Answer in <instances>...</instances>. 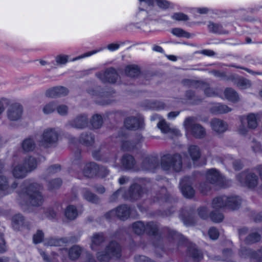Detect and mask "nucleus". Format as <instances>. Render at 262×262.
<instances>
[{"instance_id": "4468645a", "label": "nucleus", "mask_w": 262, "mask_h": 262, "mask_svg": "<svg viewBox=\"0 0 262 262\" xmlns=\"http://www.w3.org/2000/svg\"><path fill=\"white\" fill-rule=\"evenodd\" d=\"M133 229L135 233L141 234L146 231L147 233L156 235L158 233V226L154 223H148L145 226L144 224L141 221L134 223L132 226Z\"/></svg>"}, {"instance_id": "f257e3e1", "label": "nucleus", "mask_w": 262, "mask_h": 262, "mask_svg": "<svg viewBox=\"0 0 262 262\" xmlns=\"http://www.w3.org/2000/svg\"><path fill=\"white\" fill-rule=\"evenodd\" d=\"M241 204V199L238 196H227L225 195L214 198L212 202V207L214 209L210 215L211 220L215 223L223 221L224 216L218 210L224 208L235 210L237 209Z\"/></svg>"}, {"instance_id": "bb28decb", "label": "nucleus", "mask_w": 262, "mask_h": 262, "mask_svg": "<svg viewBox=\"0 0 262 262\" xmlns=\"http://www.w3.org/2000/svg\"><path fill=\"white\" fill-rule=\"evenodd\" d=\"M121 164L123 168L125 169H133L135 170H136V169L134 167V159L130 155H124L122 158Z\"/></svg>"}, {"instance_id": "412c9836", "label": "nucleus", "mask_w": 262, "mask_h": 262, "mask_svg": "<svg viewBox=\"0 0 262 262\" xmlns=\"http://www.w3.org/2000/svg\"><path fill=\"white\" fill-rule=\"evenodd\" d=\"M140 5L145 4L148 7L154 10V4L162 9H166L171 7V3L166 0H138Z\"/></svg>"}, {"instance_id": "bf43d9fd", "label": "nucleus", "mask_w": 262, "mask_h": 262, "mask_svg": "<svg viewBox=\"0 0 262 262\" xmlns=\"http://www.w3.org/2000/svg\"><path fill=\"white\" fill-rule=\"evenodd\" d=\"M68 108L65 105H60L57 107V113L60 115H64L68 112Z\"/></svg>"}, {"instance_id": "09e8293b", "label": "nucleus", "mask_w": 262, "mask_h": 262, "mask_svg": "<svg viewBox=\"0 0 262 262\" xmlns=\"http://www.w3.org/2000/svg\"><path fill=\"white\" fill-rule=\"evenodd\" d=\"M171 18L178 21H185L188 19V16L183 13H175L171 16Z\"/></svg>"}, {"instance_id": "f3484780", "label": "nucleus", "mask_w": 262, "mask_h": 262, "mask_svg": "<svg viewBox=\"0 0 262 262\" xmlns=\"http://www.w3.org/2000/svg\"><path fill=\"white\" fill-rule=\"evenodd\" d=\"M97 77L102 82L115 83L118 77V75L116 71L113 68H109L96 74Z\"/></svg>"}, {"instance_id": "ddd939ff", "label": "nucleus", "mask_w": 262, "mask_h": 262, "mask_svg": "<svg viewBox=\"0 0 262 262\" xmlns=\"http://www.w3.org/2000/svg\"><path fill=\"white\" fill-rule=\"evenodd\" d=\"M59 131L55 128H49L44 130L38 140L39 145L45 147L51 146L55 143L58 139Z\"/></svg>"}, {"instance_id": "864d4df0", "label": "nucleus", "mask_w": 262, "mask_h": 262, "mask_svg": "<svg viewBox=\"0 0 262 262\" xmlns=\"http://www.w3.org/2000/svg\"><path fill=\"white\" fill-rule=\"evenodd\" d=\"M61 184V180L60 179H56L49 182V189H52L58 188Z\"/></svg>"}, {"instance_id": "c756f323", "label": "nucleus", "mask_w": 262, "mask_h": 262, "mask_svg": "<svg viewBox=\"0 0 262 262\" xmlns=\"http://www.w3.org/2000/svg\"><path fill=\"white\" fill-rule=\"evenodd\" d=\"M241 254L243 256L251 255V256L255 259L256 262H262V248L257 252H252L250 250L245 249V251H241Z\"/></svg>"}, {"instance_id": "f03ea898", "label": "nucleus", "mask_w": 262, "mask_h": 262, "mask_svg": "<svg viewBox=\"0 0 262 262\" xmlns=\"http://www.w3.org/2000/svg\"><path fill=\"white\" fill-rule=\"evenodd\" d=\"M166 232L169 238H171L174 242H177L179 245L184 243L187 247L190 255L194 261H199L203 258V254L199 251L195 245L189 242L181 234L174 230L166 229Z\"/></svg>"}, {"instance_id": "7ed1b4c3", "label": "nucleus", "mask_w": 262, "mask_h": 262, "mask_svg": "<svg viewBox=\"0 0 262 262\" xmlns=\"http://www.w3.org/2000/svg\"><path fill=\"white\" fill-rule=\"evenodd\" d=\"M24 185L26 187L25 191L20 193V195L28 199L33 206L40 205L43 200L40 192L41 186L37 183H31L28 181L25 182Z\"/></svg>"}, {"instance_id": "e2e57ef3", "label": "nucleus", "mask_w": 262, "mask_h": 262, "mask_svg": "<svg viewBox=\"0 0 262 262\" xmlns=\"http://www.w3.org/2000/svg\"><path fill=\"white\" fill-rule=\"evenodd\" d=\"M6 250L5 242L3 238V234L0 233V253L5 252Z\"/></svg>"}, {"instance_id": "1a4fd4ad", "label": "nucleus", "mask_w": 262, "mask_h": 262, "mask_svg": "<svg viewBox=\"0 0 262 262\" xmlns=\"http://www.w3.org/2000/svg\"><path fill=\"white\" fill-rule=\"evenodd\" d=\"M37 165V161L30 157L26 159L23 166L20 164L15 165L13 169V174L16 178H22L26 176L27 172L35 169Z\"/></svg>"}, {"instance_id": "58836bf2", "label": "nucleus", "mask_w": 262, "mask_h": 262, "mask_svg": "<svg viewBox=\"0 0 262 262\" xmlns=\"http://www.w3.org/2000/svg\"><path fill=\"white\" fill-rule=\"evenodd\" d=\"M24 219L21 215L18 214L15 215L12 219V225L13 228L15 229H18L19 226L23 224Z\"/></svg>"}, {"instance_id": "6ab92c4d", "label": "nucleus", "mask_w": 262, "mask_h": 262, "mask_svg": "<svg viewBox=\"0 0 262 262\" xmlns=\"http://www.w3.org/2000/svg\"><path fill=\"white\" fill-rule=\"evenodd\" d=\"M190 184V179L189 177H185L180 181V188L183 195L185 198H190L192 197L194 194V191Z\"/></svg>"}, {"instance_id": "b1692460", "label": "nucleus", "mask_w": 262, "mask_h": 262, "mask_svg": "<svg viewBox=\"0 0 262 262\" xmlns=\"http://www.w3.org/2000/svg\"><path fill=\"white\" fill-rule=\"evenodd\" d=\"M68 93V90L63 86H56L48 90L46 95L47 97L55 98L66 95Z\"/></svg>"}, {"instance_id": "a18cd8bd", "label": "nucleus", "mask_w": 262, "mask_h": 262, "mask_svg": "<svg viewBox=\"0 0 262 262\" xmlns=\"http://www.w3.org/2000/svg\"><path fill=\"white\" fill-rule=\"evenodd\" d=\"M209 30L214 33H222V26L219 24L210 22L208 26Z\"/></svg>"}, {"instance_id": "4d7b16f0", "label": "nucleus", "mask_w": 262, "mask_h": 262, "mask_svg": "<svg viewBox=\"0 0 262 262\" xmlns=\"http://www.w3.org/2000/svg\"><path fill=\"white\" fill-rule=\"evenodd\" d=\"M9 99L5 98H2L0 99V115L4 111L5 107L9 104Z\"/></svg>"}, {"instance_id": "72a5a7b5", "label": "nucleus", "mask_w": 262, "mask_h": 262, "mask_svg": "<svg viewBox=\"0 0 262 262\" xmlns=\"http://www.w3.org/2000/svg\"><path fill=\"white\" fill-rule=\"evenodd\" d=\"M22 147L25 151L33 150L35 148L34 139L31 138L25 139L22 143Z\"/></svg>"}, {"instance_id": "4c0bfd02", "label": "nucleus", "mask_w": 262, "mask_h": 262, "mask_svg": "<svg viewBox=\"0 0 262 262\" xmlns=\"http://www.w3.org/2000/svg\"><path fill=\"white\" fill-rule=\"evenodd\" d=\"M171 33L173 35L179 37H184L189 38L191 37V35L189 33L186 32L185 31L181 28H173L171 30Z\"/></svg>"}, {"instance_id": "393cba45", "label": "nucleus", "mask_w": 262, "mask_h": 262, "mask_svg": "<svg viewBox=\"0 0 262 262\" xmlns=\"http://www.w3.org/2000/svg\"><path fill=\"white\" fill-rule=\"evenodd\" d=\"M211 126L213 130L216 133H221L227 129V124L223 121L214 119L211 121Z\"/></svg>"}, {"instance_id": "f704fd0d", "label": "nucleus", "mask_w": 262, "mask_h": 262, "mask_svg": "<svg viewBox=\"0 0 262 262\" xmlns=\"http://www.w3.org/2000/svg\"><path fill=\"white\" fill-rule=\"evenodd\" d=\"M190 156L194 162L200 157V151L198 146L191 145L188 149Z\"/></svg>"}, {"instance_id": "423d86ee", "label": "nucleus", "mask_w": 262, "mask_h": 262, "mask_svg": "<svg viewBox=\"0 0 262 262\" xmlns=\"http://www.w3.org/2000/svg\"><path fill=\"white\" fill-rule=\"evenodd\" d=\"M143 190L141 186L137 184H134L130 186L127 192H125L123 188L118 190L112 195L111 199L112 201H114L118 196L121 195L124 199L135 200L143 197Z\"/></svg>"}, {"instance_id": "338daca9", "label": "nucleus", "mask_w": 262, "mask_h": 262, "mask_svg": "<svg viewBox=\"0 0 262 262\" xmlns=\"http://www.w3.org/2000/svg\"><path fill=\"white\" fill-rule=\"evenodd\" d=\"M252 147L253 148V150L255 152H258L261 151V149L260 145L259 143L255 142L254 141L253 142Z\"/></svg>"}, {"instance_id": "2f4dec72", "label": "nucleus", "mask_w": 262, "mask_h": 262, "mask_svg": "<svg viewBox=\"0 0 262 262\" xmlns=\"http://www.w3.org/2000/svg\"><path fill=\"white\" fill-rule=\"evenodd\" d=\"M223 99H226L232 102H235L238 100V97L237 94L232 89H226L224 91Z\"/></svg>"}, {"instance_id": "c85d7f7f", "label": "nucleus", "mask_w": 262, "mask_h": 262, "mask_svg": "<svg viewBox=\"0 0 262 262\" xmlns=\"http://www.w3.org/2000/svg\"><path fill=\"white\" fill-rule=\"evenodd\" d=\"M125 73L128 77H136L139 75L140 70L138 66L130 64L126 67Z\"/></svg>"}, {"instance_id": "5701e85b", "label": "nucleus", "mask_w": 262, "mask_h": 262, "mask_svg": "<svg viewBox=\"0 0 262 262\" xmlns=\"http://www.w3.org/2000/svg\"><path fill=\"white\" fill-rule=\"evenodd\" d=\"M158 166V161L155 157H147L142 162L141 169L153 172Z\"/></svg>"}, {"instance_id": "e433bc0d", "label": "nucleus", "mask_w": 262, "mask_h": 262, "mask_svg": "<svg viewBox=\"0 0 262 262\" xmlns=\"http://www.w3.org/2000/svg\"><path fill=\"white\" fill-rule=\"evenodd\" d=\"M16 184L14 183L11 188H9L7 186V181L5 177H0V190L6 191L5 194L11 192V189H14L16 187Z\"/></svg>"}, {"instance_id": "4be33fe9", "label": "nucleus", "mask_w": 262, "mask_h": 262, "mask_svg": "<svg viewBox=\"0 0 262 262\" xmlns=\"http://www.w3.org/2000/svg\"><path fill=\"white\" fill-rule=\"evenodd\" d=\"M22 112L23 108L20 104L18 103L13 104L8 110V118L11 121L17 120L20 118Z\"/></svg>"}, {"instance_id": "ea45409f", "label": "nucleus", "mask_w": 262, "mask_h": 262, "mask_svg": "<svg viewBox=\"0 0 262 262\" xmlns=\"http://www.w3.org/2000/svg\"><path fill=\"white\" fill-rule=\"evenodd\" d=\"M94 140V137L91 134H82L80 138V142L86 146L91 145L93 143Z\"/></svg>"}, {"instance_id": "9d476101", "label": "nucleus", "mask_w": 262, "mask_h": 262, "mask_svg": "<svg viewBox=\"0 0 262 262\" xmlns=\"http://www.w3.org/2000/svg\"><path fill=\"white\" fill-rule=\"evenodd\" d=\"M259 118L258 114L250 113L247 115L240 117L241 125L238 127L237 131L242 135H246L248 132L247 128L245 126V122L247 121L248 127L249 128L254 129L258 125L257 120Z\"/></svg>"}, {"instance_id": "052dcab7", "label": "nucleus", "mask_w": 262, "mask_h": 262, "mask_svg": "<svg viewBox=\"0 0 262 262\" xmlns=\"http://www.w3.org/2000/svg\"><path fill=\"white\" fill-rule=\"evenodd\" d=\"M135 260L136 262H154V261L149 259L148 257L143 255H139L136 256L135 258Z\"/></svg>"}, {"instance_id": "69168bd1", "label": "nucleus", "mask_w": 262, "mask_h": 262, "mask_svg": "<svg viewBox=\"0 0 262 262\" xmlns=\"http://www.w3.org/2000/svg\"><path fill=\"white\" fill-rule=\"evenodd\" d=\"M60 170V167L58 165H54L50 166L48 169V172L49 173H56Z\"/></svg>"}, {"instance_id": "5fc2aeb1", "label": "nucleus", "mask_w": 262, "mask_h": 262, "mask_svg": "<svg viewBox=\"0 0 262 262\" xmlns=\"http://www.w3.org/2000/svg\"><path fill=\"white\" fill-rule=\"evenodd\" d=\"M55 104L54 102L47 104L43 108V112L46 114L52 113L55 110Z\"/></svg>"}, {"instance_id": "a19ab883", "label": "nucleus", "mask_w": 262, "mask_h": 262, "mask_svg": "<svg viewBox=\"0 0 262 262\" xmlns=\"http://www.w3.org/2000/svg\"><path fill=\"white\" fill-rule=\"evenodd\" d=\"M235 83L237 86L241 89H246L250 86V81L243 78H238L235 79Z\"/></svg>"}, {"instance_id": "f8f14e48", "label": "nucleus", "mask_w": 262, "mask_h": 262, "mask_svg": "<svg viewBox=\"0 0 262 262\" xmlns=\"http://www.w3.org/2000/svg\"><path fill=\"white\" fill-rule=\"evenodd\" d=\"M139 10L136 13L134 16V23L135 25H139L137 27H140L146 23V20L148 16L152 15H157V12L152 10L145 4L141 5L140 4Z\"/></svg>"}, {"instance_id": "dca6fc26", "label": "nucleus", "mask_w": 262, "mask_h": 262, "mask_svg": "<svg viewBox=\"0 0 262 262\" xmlns=\"http://www.w3.org/2000/svg\"><path fill=\"white\" fill-rule=\"evenodd\" d=\"M237 179L242 185L252 188L257 185L258 178L254 173L247 171L238 175Z\"/></svg>"}, {"instance_id": "3c124183", "label": "nucleus", "mask_w": 262, "mask_h": 262, "mask_svg": "<svg viewBox=\"0 0 262 262\" xmlns=\"http://www.w3.org/2000/svg\"><path fill=\"white\" fill-rule=\"evenodd\" d=\"M102 50V49H100L99 50H93L92 51H90V52H88L86 53H84L83 54H82V55L81 56H79L75 58H74L72 61H75V60H79V59H80L81 58H85V57H89L92 55H94L101 51Z\"/></svg>"}, {"instance_id": "49530a36", "label": "nucleus", "mask_w": 262, "mask_h": 262, "mask_svg": "<svg viewBox=\"0 0 262 262\" xmlns=\"http://www.w3.org/2000/svg\"><path fill=\"white\" fill-rule=\"evenodd\" d=\"M67 242L66 238L55 239L52 238L48 243V245L50 246H61L62 244Z\"/></svg>"}, {"instance_id": "9b49d317", "label": "nucleus", "mask_w": 262, "mask_h": 262, "mask_svg": "<svg viewBox=\"0 0 262 262\" xmlns=\"http://www.w3.org/2000/svg\"><path fill=\"white\" fill-rule=\"evenodd\" d=\"M184 126L186 134H191L197 138H202L206 134L205 129L199 124L194 123V119L191 117L187 118L184 122Z\"/></svg>"}, {"instance_id": "c03bdc74", "label": "nucleus", "mask_w": 262, "mask_h": 262, "mask_svg": "<svg viewBox=\"0 0 262 262\" xmlns=\"http://www.w3.org/2000/svg\"><path fill=\"white\" fill-rule=\"evenodd\" d=\"M260 239V236L259 234L257 233H252L250 234L246 238L245 242L247 244H252L259 241Z\"/></svg>"}, {"instance_id": "20e7f679", "label": "nucleus", "mask_w": 262, "mask_h": 262, "mask_svg": "<svg viewBox=\"0 0 262 262\" xmlns=\"http://www.w3.org/2000/svg\"><path fill=\"white\" fill-rule=\"evenodd\" d=\"M207 182L200 184V189L203 194H207L210 189V185H215L220 187H225V179L215 169H209L206 173Z\"/></svg>"}, {"instance_id": "0eeeda50", "label": "nucleus", "mask_w": 262, "mask_h": 262, "mask_svg": "<svg viewBox=\"0 0 262 262\" xmlns=\"http://www.w3.org/2000/svg\"><path fill=\"white\" fill-rule=\"evenodd\" d=\"M78 167L81 170L82 174L85 177L91 178L95 175L104 177L108 173V170L103 167H99L95 163L91 162L83 165L80 164Z\"/></svg>"}, {"instance_id": "6e6552de", "label": "nucleus", "mask_w": 262, "mask_h": 262, "mask_svg": "<svg viewBox=\"0 0 262 262\" xmlns=\"http://www.w3.org/2000/svg\"><path fill=\"white\" fill-rule=\"evenodd\" d=\"M121 251L120 245L116 242H112L106 247L105 251L98 253L97 258L101 262H108L111 258H119Z\"/></svg>"}, {"instance_id": "2eb2a0df", "label": "nucleus", "mask_w": 262, "mask_h": 262, "mask_svg": "<svg viewBox=\"0 0 262 262\" xmlns=\"http://www.w3.org/2000/svg\"><path fill=\"white\" fill-rule=\"evenodd\" d=\"M151 120L159 119L157 126L163 134H168L171 137L180 135V131L175 127H171L165 120L161 119L157 114L154 115L151 117Z\"/></svg>"}, {"instance_id": "8fccbe9b", "label": "nucleus", "mask_w": 262, "mask_h": 262, "mask_svg": "<svg viewBox=\"0 0 262 262\" xmlns=\"http://www.w3.org/2000/svg\"><path fill=\"white\" fill-rule=\"evenodd\" d=\"M124 45V42H119L116 43H110L107 45V49L111 52H113L119 49L120 46H123Z\"/></svg>"}, {"instance_id": "473e14b6", "label": "nucleus", "mask_w": 262, "mask_h": 262, "mask_svg": "<svg viewBox=\"0 0 262 262\" xmlns=\"http://www.w3.org/2000/svg\"><path fill=\"white\" fill-rule=\"evenodd\" d=\"M64 214L67 219L72 220L77 217L78 212L75 206L69 205L66 208Z\"/></svg>"}, {"instance_id": "774afa93", "label": "nucleus", "mask_w": 262, "mask_h": 262, "mask_svg": "<svg viewBox=\"0 0 262 262\" xmlns=\"http://www.w3.org/2000/svg\"><path fill=\"white\" fill-rule=\"evenodd\" d=\"M198 53L208 56H212L214 55V52L210 50H203Z\"/></svg>"}, {"instance_id": "c9c22d12", "label": "nucleus", "mask_w": 262, "mask_h": 262, "mask_svg": "<svg viewBox=\"0 0 262 262\" xmlns=\"http://www.w3.org/2000/svg\"><path fill=\"white\" fill-rule=\"evenodd\" d=\"M82 251L81 248L78 246H73L69 251V255L71 259L77 258L80 255Z\"/></svg>"}, {"instance_id": "79ce46f5", "label": "nucleus", "mask_w": 262, "mask_h": 262, "mask_svg": "<svg viewBox=\"0 0 262 262\" xmlns=\"http://www.w3.org/2000/svg\"><path fill=\"white\" fill-rule=\"evenodd\" d=\"M83 196L85 200L92 203H96L98 202V198L96 195L87 189L83 190Z\"/></svg>"}, {"instance_id": "de8ad7c7", "label": "nucleus", "mask_w": 262, "mask_h": 262, "mask_svg": "<svg viewBox=\"0 0 262 262\" xmlns=\"http://www.w3.org/2000/svg\"><path fill=\"white\" fill-rule=\"evenodd\" d=\"M135 143H131L130 141H124L121 145V148L124 151L132 150L135 147Z\"/></svg>"}, {"instance_id": "cd10ccee", "label": "nucleus", "mask_w": 262, "mask_h": 262, "mask_svg": "<svg viewBox=\"0 0 262 262\" xmlns=\"http://www.w3.org/2000/svg\"><path fill=\"white\" fill-rule=\"evenodd\" d=\"M104 241V237L102 233L94 234L91 239V247L92 249L93 250H97Z\"/></svg>"}, {"instance_id": "603ef678", "label": "nucleus", "mask_w": 262, "mask_h": 262, "mask_svg": "<svg viewBox=\"0 0 262 262\" xmlns=\"http://www.w3.org/2000/svg\"><path fill=\"white\" fill-rule=\"evenodd\" d=\"M69 60V56L66 55H59L56 56V61L58 64H64Z\"/></svg>"}, {"instance_id": "39448f33", "label": "nucleus", "mask_w": 262, "mask_h": 262, "mask_svg": "<svg viewBox=\"0 0 262 262\" xmlns=\"http://www.w3.org/2000/svg\"><path fill=\"white\" fill-rule=\"evenodd\" d=\"M182 158L178 154H166L161 157V167L166 171H180L182 169Z\"/></svg>"}, {"instance_id": "6e6d98bb", "label": "nucleus", "mask_w": 262, "mask_h": 262, "mask_svg": "<svg viewBox=\"0 0 262 262\" xmlns=\"http://www.w3.org/2000/svg\"><path fill=\"white\" fill-rule=\"evenodd\" d=\"M208 235L211 239L214 240L218 238L219 233L216 228L212 227L208 231Z\"/></svg>"}, {"instance_id": "aec40b11", "label": "nucleus", "mask_w": 262, "mask_h": 262, "mask_svg": "<svg viewBox=\"0 0 262 262\" xmlns=\"http://www.w3.org/2000/svg\"><path fill=\"white\" fill-rule=\"evenodd\" d=\"M144 124L142 117H129L124 121V126L129 129L136 130L142 128Z\"/></svg>"}, {"instance_id": "680f3d73", "label": "nucleus", "mask_w": 262, "mask_h": 262, "mask_svg": "<svg viewBox=\"0 0 262 262\" xmlns=\"http://www.w3.org/2000/svg\"><path fill=\"white\" fill-rule=\"evenodd\" d=\"M199 214L201 217L206 219L208 216V211L206 207H201L199 209Z\"/></svg>"}, {"instance_id": "13d9d810", "label": "nucleus", "mask_w": 262, "mask_h": 262, "mask_svg": "<svg viewBox=\"0 0 262 262\" xmlns=\"http://www.w3.org/2000/svg\"><path fill=\"white\" fill-rule=\"evenodd\" d=\"M43 234L42 232L40 230H38L34 235L33 241L36 244L40 243L43 239Z\"/></svg>"}, {"instance_id": "0e129e2a", "label": "nucleus", "mask_w": 262, "mask_h": 262, "mask_svg": "<svg viewBox=\"0 0 262 262\" xmlns=\"http://www.w3.org/2000/svg\"><path fill=\"white\" fill-rule=\"evenodd\" d=\"M205 94L209 97L218 96V93L213 89L208 88L205 90Z\"/></svg>"}, {"instance_id": "7c9ffc66", "label": "nucleus", "mask_w": 262, "mask_h": 262, "mask_svg": "<svg viewBox=\"0 0 262 262\" xmlns=\"http://www.w3.org/2000/svg\"><path fill=\"white\" fill-rule=\"evenodd\" d=\"M231 108L225 105L217 103L214 104L211 108V111L214 114H223L231 111Z\"/></svg>"}, {"instance_id": "a211bd4d", "label": "nucleus", "mask_w": 262, "mask_h": 262, "mask_svg": "<svg viewBox=\"0 0 262 262\" xmlns=\"http://www.w3.org/2000/svg\"><path fill=\"white\" fill-rule=\"evenodd\" d=\"M132 212L130 208L126 205H121L115 210H112L106 214V217L111 219L114 216H117L122 220L127 219Z\"/></svg>"}, {"instance_id": "37998d69", "label": "nucleus", "mask_w": 262, "mask_h": 262, "mask_svg": "<svg viewBox=\"0 0 262 262\" xmlns=\"http://www.w3.org/2000/svg\"><path fill=\"white\" fill-rule=\"evenodd\" d=\"M91 124L92 126L95 128L100 127L102 123V118L100 115H94L91 120Z\"/></svg>"}, {"instance_id": "a878e982", "label": "nucleus", "mask_w": 262, "mask_h": 262, "mask_svg": "<svg viewBox=\"0 0 262 262\" xmlns=\"http://www.w3.org/2000/svg\"><path fill=\"white\" fill-rule=\"evenodd\" d=\"M88 122L86 116L83 115L78 116L75 120L70 122L69 124L75 128H81L86 126Z\"/></svg>"}]
</instances>
